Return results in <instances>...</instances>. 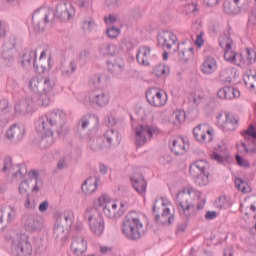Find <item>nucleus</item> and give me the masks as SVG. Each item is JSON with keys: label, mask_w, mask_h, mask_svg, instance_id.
Here are the masks:
<instances>
[{"label": "nucleus", "mask_w": 256, "mask_h": 256, "mask_svg": "<svg viewBox=\"0 0 256 256\" xmlns=\"http://www.w3.org/2000/svg\"><path fill=\"white\" fill-rule=\"evenodd\" d=\"M189 173H190V176L192 177V179H194L195 177H198L199 175H203L202 172L199 171V169L195 168L193 170L192 165H190V167H189Z\"/></svg>", "instance_id": "0e129e2a"}, {"label": "nucleus", "mask_w": 256, "mask_h": 256, "mask_svg": "<svg viewBox=\"0 0 256 256\" xmlns=\"http://www.w3.org/2000/svg\"><path fill=\"white\" fill-rule=\"evenodd\" d=\"M131 183L132 187L139 195H142V197L145 196V193H147V181H145L142 175L132 177Z\"/></svg>", "instance_id": "393cba45"}, {"label": "nucleus", "mask_w": 256, "mask_h": 256, "mask_svg": "<svg viewBox=\"0 0 256 256\" xmlns=\"http://www.w3.org/2000/svg\"><path fill=\"white\" fill-rule=\"evenodd\" d=\"M189 101L199 107V105H203L207 101V98L203 92L197 91L190 94Z\"/></svg>", "instance_id": "58836bf2"}, {"label": "nucleus", "mask_w": 256, "mask_h": 256, "mask_svg": "<svg viewBox=\"0 0 256 256\" xmlns=\"http://www.w3.org/2000/svg\"><path fill=\"white\" fill-rule=\"evenodd\" d=\"M149 57H151V48L144 46L138 50L136 59L140 65L148 67Z\"/></svg>", "instance_id": "72a5a7b5"}, {"label": "nucleus", "mask_w": 256, "mask_h": 256, "mask_svg": "<svg viewBox=\"0 0 256 256\" xmlns=\"http://www.w3.org/2000/svg\"><path fill=\"white\" fill-rule=\"evenodd\" d=\"M45 57V51L41 52L39 61H37L38 70H36L38 73H43L47 67L43 65V58Z\"/></svg>", "instance_id": "5fc2aeb1"}, {"label": "nucleus", "mask_w": 256, "mask_h": 256, "mask_svg": "<svg viewBox=\"0 0 256 256\" xmlns=\"http://www.w3.org/2000/svg\"><path fill=\"white\" fill-rule=\"evenodd\" d=\"M210 157L212 161H216L220 165H227L231 161V156L225 152H213Z\"/></svg>", "instance_id": "4c0bfd02"}, {"label": "nucleus", "mask_w": 256, "mask_h": 256, "mask_svg": "<svg viewBox=\"0 0 256 256\" xmlns=\"http://www.w3.org/2000/svg\"><path fill=\"white\" fill-rule=\"evenodd\" d=\"M4 61H6L7 65H13L15 62V57L12 54H7V52H3Z\"/></svg>", "instance_id": "680f3d73"}, {"label": "nucleus", "mask_w": 256, "mask_h": 256, "mask_svg": "<svg viewBox=\"0 0 256 256\" xmlns=\"http://www.w3.org/2000/svg\"><path fill=\"white\" fill-rule=\"evenodd\" d=\"M111 203V198L107 194H102L94 202V207H96V209H102V211H104V208L109 207Z\"/></svg>", "instance_id": "a19ab883"}, {"label": "nucleus", "mask_w": 256, "mask_h": 256, "mask_svg": "<svg viewBox=\"0 0 256 256\" xmlns=\"http://www.w3.org/2000/svg\"><path fill=\"white\" fill-rule=\"evenodd\" d=\"M134 133L137 147H143L145 143L151 141L153 135H159V128L149 125H138L134 128Z\"/></svg>", "instance_id": "6e6552de"}, {"label": "nucleus", "mask_w": 256, "mask_h": 256, "mask_svg": "<svg viewBox=\"0 0 256 256\" xmlns=\"http://www.w3.org/2000/svg\"><path fill=\"white\" fill-rule=\"evenodd\" d=\"M169 147L175 155H185L189 149V144L183 137H174L169 140Z\"/></svg>", "instance_id": "dca6fc26"}, {"label": "nucleus", "mask_w": 256, "mask_h": 256, "mask_svg": "<svg viewBox=\"0 0 256 256\" xmlns=\"http://www.w3.org/2000/svg\"><path fill=\"white\" fill-rule=\"evenodd\" d=\"M90 83H92V85H95L97 87V85L101 84V75L96 74L94 76H92V78L90 79Z\"/></svg>", "instance_id": "338daca9"}, {"label": "nucleus", "mask_w": 256, "mask_h": 256, "mask_svg": "<svg viewBox=\"0 0 256 256\" xmlns=\"http://www.w3.org/2000/svg\"><path fill=\"white\" fill-rule=\"evenodd\" d=\"M22 67L26 69L33 65L35 71H39V64H37V50H26L21 57Z\"/></svg>", "instance_id": "f3484780"}, {"label": "nucleus", "mask_w": 256, "mask_h": 256, "mask_svg": "<svg viewBox=\"0 0 256 256\" xmlns=\"http://www.w3.org/2000/svg\"><path fill=\"white\" fill-rule=\"evenodd\" d=\"M192 170L198 169L200 173L205 174L207 173V169H209V162L207 160H196L194 163L191 164Z\"/></svg>", "instance_id": "37998d69"}, {"label": "nucleus", "mask_w": 256, "mask_h": 256, "mask_svg": "<svg viewBox=\"0 0 256 256\" xmlns=\"http://www.w3.org/2000/svg\"><path fill=\"white\" fill-rule=\"evenodd\" d=\"M16 215H17V212L15 211V209L10 207L8 214H7V222L11 223L13 221V219H15Z\"/></svg>", "instance_id": "e2e57ef3"}, {"label": "nucleus", "mask_w": 256, "mask_h": 256, "mask_svg": "<svg viewBox=\"0 0 256 256\" xmlns=\"http://www.w3.org/2000/svg\"><path fill=\"white\" fill-rule=\"evenodd\" d=\"M237 149L238 151H240V153H256V147L250 149L249 147H247V144L244 142L237 144Z\"/></svg>", "instance_id": "3c124183"}, {"label": "nucleus", "mask_w": 256, "mask_h": 256, "mask_svg": "<svg viewBox=\"0 0 256 256\" xmlns=\"http://www.w3.org/2000/svg\"><path fill=\"white\" fill-rule=\"evenodd\" d=\"M192 179L195 185H198V187H205L206 185H209V172L200 174Z\"/></svg>", "instance_id": "c03bdc74"}, {"label": "nucleus", "mask_w": 256, "mask_h": 256, "mask_svg": "<svg viewBox=\"0 0 256 256\" xmlns=\"http://www.w3.org/2000/svg\"><path fill=\"white\" fill-rule=\"evenodd\" d=\"M22 223H24V227L27 231H39V229H41V222L35 215H25L22 218Z\"/></svg>", "instance_id": "a878e982"}, {"label": "nucleus", "mask_w": 256, "mask_h": 256, "mask_svg": "<svg viewBox=\"0 0 256 256\" xmlns=\"http://www.w3.org/2000/svg\"><path fill=\"white\" fill-rule=\"evenodd\" d=\"M98 183L99 179L97 177H90L84 181L81 189L85 193V195H93V193L97 191Z\"/></svg>", "instance_id": "c85d7f7f"}, {"label": "nucleus", "mask_w": 256, "mask_h": 256, "mask_svg": "<svg viewBox=\"0 0 256 256\" xmlns=\"http://www.w3.org/2000/svg\"><path fill=\"white\" fill-rule=\"evenodd\" d=\"M27 175L30 179H34L35 181H39V173L35 170H31L30 172H27V168L25 166H19L18 170L14 174V177H19V179H23Z\"/></svg>", "instance_id": "e433bc0d"}, {"label": "nucleus", "mask_w": 256, "mask_h": 256, "mask_svg": "<svg viewBox=\"0 0 256 256\" xmlns=\"http://www.w3.org/2000/svg\"><path fill=\"white\" fill-rule=\"evenodd\" d=\"M18 191H19V193H20L22 196L27 195V192L29 191V183L27 182V180H24V181L19 185Z\"/></svg>", "instance_id": "864d4df0"}, {"label": "nucleus", "mask_w": 256, "mask_h": 256, "mask_svg": "<svg viewBox=\"0 0 256 256\" xmlns=\"http://www.w3.org/2000/svg\"><path fill=\"white\" fill-rule=\"evenodd\" d=\"M201 198V192L192 186L184 187L176 195L178 211L184 219H190L191 212L197 207V201Z\"/></svg>", "instance_id": "39448f33"}, {"label": "nucleus", "mask_w": 256, "mask_h": 256, "mask_svg": "<svg viewBox=\"0 0 256 256\" xmlns=\"http://www.w3.org/2000/svg\"><path fill=\"white\" fill-rule=\"evenodd\" d=\"M245 86L248 89H255L256 84V72L255 71H248L243 76Z\"/></svg>", "instance_id": "79ce46f5"}, {"label": "nucleus", "mask_w": 256, "mask_h": 256, "mask_svg": "<svg viewBox=\"0 0 256 256\" xmlns=\"http://www.w3.org/2000/svg\"><path fill=\"white\" fill-rule=\"evenodd\" d=\"M88 147L92 151H101L103 147H107L105 145V142L103 141V138H90L88 139Z\"/></svg>", "instance_id": "ea45409f"}, {"label": "nucleus", "mask_w": 256, "mask_h": 256, "mask_svg": "<svg viewBox=\"0 0 256 256\" xmlns=\"http://www.w3.org/2000/svg\"><path fill=\"white\" fill-rule=\"evenodd\" d=\"M67 235H69V232L65 229V226H62L59 222H56L53 232L54 239L63 245V243L67 241Z\"/></svg>", "instance_id": "7c9ffc66"}, {"label": "nucleus", "mask_w": 256, "mask_h": 256, "mask_svg": "<svg viewBox=\"0 0 256 256\" xmlns=\"http://www.w3.org/2000/svg\"><path fill=\"white\" fill-rule=\"evenodd\" d=\"M219 45L224 50V59L228 63H237V52L233 51V39L229 34H222L219 37Z\"/></svg>", "instance_id": "9d476101"}, {"label": "nucleus", "mask_w": 256, "mask_h": 256, "mask_svg": "<svg viewBox=\"0 0 256 256\" xmlns=\"http://www.w3.org/2000/svg\"><path fill=\"white\" fill-rule=\"evenodd\" d=\"M33 99L32 98H24L21 99L15 105V113L17 115H29L31 111H33Z\"/></svg>", "instance_id": "5701e85b"}, {"label": "nucleus", "mask_w": 256, "mask_h": 256, "mask_svg": "<svg viewBox=\"0 0 256 256\" xmlns=\"http://www.w3.org/2000/svg\"><path fill=\"white\" fill-rule=\"evenodd\" d=\"M102 139L106 147H117L121 145V134L115 129L107 130Z\"/></svg>", "instance_id": "a211bd4d"}, {"label": "nucleus", "mask_w": 256, "mask_h": 256, "mask_svg": "<svg viewBox=\"0 0 256 256\" xmlns=\"http://www.w3.org/2000/svg\"><path fill=\"white\" fill-rule=\"evenodd\" d=\"M162 201V215L161 225L163 227H171L175 223V213L171 212L174 209L173 204L167 198H161Z\"/></svg>", "instance_id": "f8f14e48"}, {"label": "nucleus", "mask_w": 256, "mask_h": 256, "mask_svg": "<svg viewBox=\"0 0 256 256\" xmlns=\"http://www.w3.org/2000/svg\"><path fill=\"white\" fill-rule=\"evenodd\" d=\"M74 15L73 10H68L65 4L58 5L55 11L50 8H40L32 15V25L34 31L41 33V31H45L46 25L55 23L56 17L61 21H69L73 19Z\"/></svg>", "instance_id": "f03ea898"}, {"label": "nucleus", "mask_w": 256, "mask_h": 256, "mask_svg": "<svg viewBox=\"0 0 256 256\" xmlns=\"http://www.w3.org/2000/svg\"><path fill=\"white\" fill-rule=\"evenodd\" d=\"M11 167H13V160L11 157H6L2 168L3 173H5V171H11Z\"/></svg>", "instance_id": "6e6d98bb"}, {"label": "nucleus", "mask_w": 256, "mask_h": 256, "mask_svg": "<svg viewBox=\"0 0 256 256\" xmlns=\"http://www.w3.org/2000/svg\"><path fill=\"white\" fill-rule=\"evenodd\" d=\"M134 47H135V45H133V42H131V40L124 39L121 42V49L123 51H132V49H134Z\"/></svg>", "instance_id": "603ef678"}, {"label": "nucleus", "mask_w": 256, "mask_h": 256, "mask_svg": "<svg viewBox=\"0 0 256 256\" xmlns=\"http://www.w3.org/2000/svg\"><path fill=\"white\" fill-rule=\"evenodd\" d=\"M217 126L221 131L229 132L239 129V117L229 113L221 112L216 116Z\"/></svg>", "instance_id": "1a4fd4ad"}, {"label": "nucleus", "mask_w": 256, "mask_h": 256, "mask_svg": "<svg viewBox=\"0 0 256 256\" xmlns=\"http://www.w3.org/2000/svg\"><path fill=\"white\" fill-rule=\"evenodd\" d=\"M83 217L93 235H97L98 237L103 235V231H105V220L97 209L87 208L84 211Z\"/></svg>", "instance_id": "423d86ee"}, {"label": "nucleus", "mask_w": 256, "mask_h": 256, "mask_svg": "<svg viewBox=\"0 0 256 256\" xmlns=\"http://www.w3.org/2000/svg\"><path fill=\"white\" fill-rule=\"evenodd\" d=\"M185 119H187V114L184 110H176L174 111L169 118V123L174 125V127H181L183 123H185Z\"/></svg>", "instance_id": "2f4dec72"}, {"label": "nucleus", "mask_w": 256, "mask_h": 256, "mask_svg": "<svg viewBox=\"0 0 256 256\" xmlns=\"http://www.w3.org/2000/svg\"><path fill=\"white\" fill-rule=\"evenodd\" d=\"M106 35L107 37H109V39H116V37H119V35H121V29L117 27L108 28L106 31Z\"/></svg>", "instance_id": "09e8293b"}, {"label": "nucleus", "mask_w": 256, "mask_h": 256, "mask_svg": "<svg viewBox=\"0 0 256 256\" xmlns=\"http://www.w3.org/2000/svg\"><path fill=\"white\" fill-rule=\"evenodd\" d=\"M247 60L249 63H255L256 61V51L253 49L247 48Z\"/></svg>", "instance_id": "4d7b16f0"}, {"label": "nucleus", "mask_w": 256, "mask_h": 256, "mask_svg": "<svg viewBox=\"0 0 256 256\" xmlns=\"http://www.w3.org/2000/svg\"><path fill=\"white\" fill-rule=\"evenodd\" d=\"M236 163L240 166V167H249V161L243 159V157H241V155L237 154L236 155Z\"/></svg>", "instance_id": "13d9d810"}, {"label": "nucleus", "mask_w": 256, "mask_h": 256, "mask_svg": "<svg viewBox=\"0 0 256 256\" xmlns=\"http://www.w3.org/2000/svg\"><path fill=\"white\" fill-rule=\"evenodd\" d=\"M11 247L18 256H31L33 254V246L27 234L16 235L12 239Z\"/></svg>", "instance_id": "0eeeda50"}, {"label": "nucleus", "mask_w": 256, "mask_h": 256, "mask_svg": "<svg viewBox=\"0 0 256 256\" xmlns=\"http://www.w3.org/2000/svg\"><path fill=\"white\" fill-rule=\"evenodd\" d=\"M219 65L217 63V59L213 58V56H208L204 58L202 64L200 65V71L203 75H213L215 71H217Z\"/></svg>", "instance_id": "aec40b11"}, {"label": "nucleus", "mask_w": 256, "mask_h": 256, "mask_svg": "<svg viewBox=\"0 0 256 256\" xmlns=\"http://www.w3.org/2000/svg\"><path fill=\"white\" fill-rule=\"evenodd\" d=\"M223 11H224V13H227V15H232L233 9H231V3L230 2H225L223 4Z\"/></svg>", "instance_id": "774afa93"}, {"label": "nucleus", "mask_w": 256, "mask_h": 256, "mask_svg": "<svg viewBox=\"0 0 256 256\" xmlns=\"http://www.w3.org/2000/svg\"><path fill=\"white\" fill-rule=\"evenodd\" d=\"M197 11H199V6L197 3H190L184 7L185 15H191L193 13H197Z\"/></svg>", "instance_id": "de8ad7c7"}, {"label": "nucleus", "mask_w": 256, "mask_h": 256, "mask_svg": "<svg viewBox=\"0 0 256 256\" xmlns=\"http://www.w3.org/2000/svg\"><path fill=\"white\" fill-rule=\"evenodd\" d=\"M146 99L152 107H161V89L151 87L146 91Z\"/></svg>", "instance_id": "b1692460"}, {"label": "nucleus", "mask_w": 256, "mask_h": 256, "mask_svg": "<svg viewBox=\"0 0 256 256\" xmlns=\"http://www.w3.org/2000/svg\"><path fill=\"white\" fill-rule=\"evenodd\" d=\"M107 67L114 77H121L125 71V62H123V58L117 56L114 60L107 62Z\"/></svg>", "instance_id": "6ab92c4d"}, {"label": "nucleus", "mask_w": 256, "mask_h": 256, "mask_svg": "<svg viewBox=\"0 0 256 256\" xmlns=\"http://www.w3.org/2000/svg\"><path fill=\"white\" fill-rule=\"evenodd\" d=\"M235 185L238 191H241L242 193H249L251 191L249 184H247V182L243 181L241 178H237L235 180Z\"/></svg>", "instance_id": "a18cd8bd"}, {"label": "nucleus", "mask_w": 256, "mask_h": 256, "mask_svg": "<svg viewBox=\"0 0 256 256\" xmlns=\"http://www.w3.org/2000/svg\"><path fill=\"white\" fill-rule=\"evenodd\" d=\"M6 137L9 141H21L25 137V126L21 124H14L6 131Z\"/></svg>", "instance_id": "4be33fe9"}, {"label": "nucleus", "mask_w": 256, "mask_h": 256, "mask_svg": "<svg viewBox=\"0 0 256 256\" xmlns=\"http://www.w3.org/2000/svg\"><path fill=\"white\" fill-rule=\"evenodd\" d=\"M160 209H161V207L159 206V199H155L154 203L152 205V213L154 215L155 223H159V221L161 220V216L159 215Z\"/></svg>", "instance_id": "49530a36"}, {"label": "nucleus", "mask_w": 256, "mask_h": 256, "mask_svg": "<svg viewBox=\"0 0 256 256\" xmlns=\"http://www.w3.org/2000/svg\"><path fill=\"white\" fill-rule=\"evenodd\" d=\"M99 125V118L95 115H87L80 119L79 127L82 129H89V127H97Z\"/></svg>", "instance_id": "c9c22d12"}, {"label": "nucleus", "mask_w": 256, "mask_h": 256, "mask_svg": "<svg viewBox=\"0 0 256 256\" xmlns=\"http://www.w3.org/2000/svg\"><path fill=\"white\" fill-rule=\"evenodd\" d=\"M57 223L66 229H71L73 223H75V214L72 211H65L60 215Z\"/></svg>", "instance_id": "c756f323"}, {"label": "nucleus", "mask_w": 256, "mask_h": 256, "mask_svg": "<svg viewBox=\"0 0 256 256\" xmlns=\"http://www.w3.org/2000/svg\"><path fill=\"white\" fill-rule=\"evenodd\" d=\"M99 53L103 57H115L119 53V48L115 44H101L99 46Z\"/></svg>", "instance_id": "f704fd0d"}, {"label": "nucleus", "mask_w": 256, "mask_h": 256, "mask_svg": "<svg viewBox=\"0 0 256 256\" xmlns=\"http://www.w3.org/2000/svg\"><path fill=\"white\" fill-rule=\"evenodd\" d=\"M193 135L196 141L200 143H211L213 141V129L206 124H200L193 130Z\"/></svg>", "instance_id": "ddd939ff"}, {"label": "nucleus", "mask_w": 256, "mask_h": 256, "mask_svg": "<svg viewBox=\"0 0 256 256\" xmlns=\"http://www.w3.org/2000/svg\"><path fill=\"white\" fill-rule=\"evenodd\" d=\"M78 65L77 58H65L62 60L59 67L62 77H71L77 71Z\"/></svg>", "instance_id": "4468645a"}, {"label": "nucleus", "mask_w": 256, "mask_h": 256, "mask_svg": "<svg viewBox=\"0 0 256 256\" xmlns=\"http://www.w3.org/2000/svg\"><path fill=\"white\" fill-rule=\"evenodd\" d=\"M123 211L124 210H117V203L110 202V205L104 208L103 213L108 219H119V217H122Z\"/></svg>", "instance_id": "473e14b6"}, {"label": "nucleus", "mask_w": 256, "mask_h": 256, "mask_svg": "<svg viewBox=\"0 0 256 256\" xmlns=\"http://www.w3.org/2000/svg\"><path fill=\"white\" fill-rule=\"evenodd\" d=\"M110 99L109 93L103 90H95L88 97L89 103L98 105V107H106V105H109Z\"/></svg>", "instance_id": "2eb2a0df"}, {"label": "nucleus", "mask_w": 256, "mask_h": 256, "mask_svg": "<svg viewBox=\"0 0 256 256\" xmlns=\"http://www.w3.org/2000/svg\"><path fill=\"white\" fill-rule=\"evenodd\" d=\"M162 47L163 49H166L167 51H170V49H173V45L177 44V35H175L173 32L169 30H163L162 31Z\"/></svg>", "instance_id": "bb28decb"}, {"label": "nucleus", "mask_w": 256, "mask_h": 256, "mask_svg": "<svg viewBox=\"0 0 256 256\" xmlns=\"http://www.w3.org/2000/svg\"><path fill=\"white\" fill-rule=\"evenodd\" d=\"M56 84L57 81L55 78L50 76H45L43 78L34 76L28 81V89L30 93L39 95V98L36 102L38 107H49Z\"/></svg>", "instance_id": "7ed1b4c3"}, {"label": "nucleus", "mask_w": 256, "mask_h": 256, "mask_svg": "<svg viewBox=\"0 0 256 256\" xmlns=\"http://www.w3.org/2000/svg\"><path fill=\"white\" fill-rule=\"evenodd\" d=\"M178 59L181 63H188L195 57L193 43L189 39H184L177 46Z\"/></svg>", "instance_id": "9b49d317"}, {"label": "nucleus", "mask_w": 256, "mask_h": 256, "mask_svg": "<svg viewBox=\"0 0 256 256\" xmlns=\"http://www.w3.org/2000/svg\"><path fill=\"white\" fill-rule=\"evenodd\" d=\"M70 249L74 255H83L87 251V240L83 238V236H75L72 240Z\"/></svg>", "instance_id": "412c9836"}, {"label": "nucleus", "mask_w": 256, "mask_h": 256, "mask_svg": "<svg viewBox=\"0 0 256 256\" xmlns=\"http://www.w3.org/2000/svg\"><path fill=\"white\" fill-rule=\"evenodd\" d=\"M0 111L9 112V101L7 99L0 100Z\"/></svg>", "instance_id": "052dcab7"}, {"label": "nucleus", "mask_w": 256, "mask_h": 256, "mask_svg": "<svg viewBox=\"0 0 256 256\" xmlns=\"http://www.w3.org/2000/svg\"><path fill=\"white\" fill-rule=\"evenodd\" d=\"M95 27H97V24H95V21L93 20H85L82 26L83 31L86 32H91L93 31V29H95Z\"/></svg>", "instance_id": "8fccbe9b"}, {"label": "nucleus", "mask_w": 256, "mask_h": 256, "mask_svg": "<svg viewBox=\"0 0 256 256\" xmlns=\"http://www.w3.org/2000/svg\"><path fill=\"white\" fill-rule=\"evenodd\" d=\"M143 215L132 211L123 219L121 224V232L128 241H139L145 235V225L143 224Z\"/></svg>", "instance_id": "20e7f679"}, {"label": "nucleus", "mask_w": 256, "mask_h": 256, "mask_svg": "<svg viewBox=\"0 0 256 256\" xmlns=\"http://www.w3.org/2000/svg\"><path fill=\"white\" fill-rule=\"evenodd\" d=\"M246 134L252 137V139H256V129L254 125H250L246 130Z\"/></svg>", "instance_id": "69168bd1"}, {"label": "nucleus", "mask_w": 256, "mask_h": 256, "mask_svg": "<svg viewBox=\"0 0 256 256\" xmlns=\"http://www.w3.org/2000/svg\"><path fill=\"white\" fill-rule=\"evenodd\" d=\"M67 121V114L63 110L55 109L46 115L39 117L35 122V129L40 133V139L37 142L40 149H47L55 143L53 133L61 135L63 127Z\"/></svg>", "instance_id": "f257e3e1"}, {"label": "nucleus", "mask_w": 256, "mask_h": 256, "mask_svg": "<svg viewBox=\"0 0 256 256\" xmlns=\"http://www.w3.org/2000/svg\"><path fill=\"white\" fill-rule=\"evenodd\" d=\"M217 95L220 99L231 101L232 99H237V97H241V92L238 89L226 86L220 89Z\"/></svg>", "instance_id": "cd10ccee"}, {"label": "nucleus", "mask_w": 256, "mask_h": 256, "mask_svg": "<svg viewBox=\"0 0 256 256\" xmlns=\"http://www.w3.org/2000/svg\"><path fill=\"white\" fill-rule=\"evenodd\" d=\"M223 0H203L206 7H217Z\"/></svg>", "instance_id": "bf43d9fd"}]
</instances>
